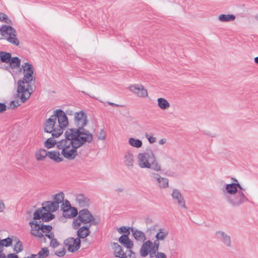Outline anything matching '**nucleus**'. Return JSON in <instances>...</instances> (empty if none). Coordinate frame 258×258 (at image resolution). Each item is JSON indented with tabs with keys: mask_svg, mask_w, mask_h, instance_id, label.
I'll return each instance as SVG.
<instances>
[{
	"mask_svg": "<svg viewBox=\"0 0 258 258\" xmlns=\"http://www.w3.org/2000/svg\"><path fill=\"white\" fill-rule=\"evenodd\" d=\"M16 243L14 245V251L18 253L23 250V245L22 242L19 240H16Z\"/></svg>",
	"mask_w": 258,
	"mask_h": 258,
	"instance_id": "35",
	"label": "nucleus"
},
{
	"mask_svg": "<svg viewBox=\"0 0 258 258\" xmlns=\"http://www.w3.org/2000/svg\"><path fill=\"white\" fill-rule=\"evenodd\" d=\"M62 204L60 206L61 210L64 212V210H66L67 209H70L72 208L71 206L70 202L66 200L64 202L61 203Z\"/></svg>",
	"mask_w": 258,
	"mask_h": 258,
	"instance_id": "43",
	"label": "nucleus"
},
{
	"mask_svg": "<svg viewBox=\"0 0 258 258\" xmlns=\"http://www.w3.org/2000/svg\"><path fill=\"white\" fill-rule=\"evenodd\" d=\"M157 103L158 107L162 110H166L170 107L169 103L164 98H159Z\"/></svg>",
	"mask_w": 258,
	"mask_h": 258,
	"instance_id": "27",
	"label": "nucleus"
},
{
	"mask_svg": "<svg viewBox=\"0 0 258 258\" xmlns=\"http://www.w3.org/2000/svg\"><path fill=\"white\" fill-rule=\"evenodd\" d=\"M22 103V102H21V100H20V101L19 100L12 101L10 104V107L13 109H15L18 106H20Z\"/></svg>",
	"mask_w": 258,
	"mask_h": 258,
	"instance_id": "41",
	"label": "nucleus"
},
{
	"mask_svg": "<svg viewBox=\"0 0 258 258\" xmlns=\"http://www.w3.org/2000/svg\"><path fill=\"white\" fill-rule=\"evenodd\" d=\"M139 253L143 257H146L149 254L150 257H154L156 253L152 247V241L150 240L144 241L140 249Z\"/></svg>",
	"mask_w": 258,
	"mask_h": 258,
	"instance_id": "8",
	"label": "nucleus"
},
{
	"mask_svg": "<svg viewBox=\"0 0 258 258\" xmlns=\"http://www.w3.org/2000/svg\"><path fill=\"white\" fill-rule=\"evenodd\" d=\"M171 196L172 200L178 205L179 207L186 209L185 200L179 190L174 188L173 189Z\"/></svg>",
	"mask_w": 258,
	"mask_h": 258,
	"instance_id": "13",
	"label": "nucleus"
},
{
	"mask_svg": "<svg viewBox=\"0 0 258 258\" xmlns=\"http://www.w3.org/2000/svg\"><path fill=\"white\" fill-rule=\"evenodd\" d=\"M54 138H48L44 143V145L45 147H46L47 149H50L52 147H53L55 145H56V147L57 148V144L59 142H56V141L54 139Z\"/></svg>",
	"mask_w": 258,
	"mask_h": 258,
	"instance_id": "31",
	"label": "nucleus"
},
{
	"mask_svg": "<svg viewBox=\"0 0 258 258\" xmlns=\"http://www.w3.org/2000/svg\"><path fill=\"white\" fill-rule=\"evenodd\" d=\"M107 103L108 104L113 106H115V107L122 106V105H121L117 104L114 103L113 102H109V101L107 102Z\"/></svg>",
	"mask_w": 258,
	"mask_h": 258,
	"instance_id": "56",
	"label": "nucleus"
},
{
	"mask_svg": "<svg viewBox=\"0 0 258 258\" xmlns=\"http://www.w3.org/2000/svg\"><path fill=\"white\" fill-rule=\"evenodd\" d=\"M12 55L9 52L0 51V60L3 62L9 63L11 60Z\"/></svg>",
	"mask_w": 258,
	"mask_h": 258,
	"instance_id": "30",
	"label": "nucleus"
},
{
	"mask_svg": "<svg viewBox=\"0 0 258 258\" xmlns=\"http://www.w3.org/2000/svg\"><path fill=\"white\" fill-rule=\"evenodd\" d=\"M138 96L140 97H147L148 96L147 91L142 85L140 87V93Z\"/></svg>",
	"mask_w": 258,
	"mask_h": 258,
	"instance_id": "42",
	"label": "nucleus"
},
{
	"mask_svg": "<svg viewBox=\"0 0 258 258\" xmlns=\"http://www.w3.org/2000/svg\"><path fill=\"white\" fill-rule=\"evenodd\" d=\"M0 21L4 22L7 24H10L11 21L8 17V16L2 12H0Z\"/></svg>",
	"mask_w": 258,
	"mask_h": 258,
	"instance_id": "36",
	"label": "nucleus"
},
{
	"mask_svg": "<svg viewBox=\"0 0 258 258\" xmlns=\"http://www.w3.org/2000/svg\"><path fill=\"white\" fill-rule=\"evenodd\" d=\"M254 18L258 21V14L254 16Z\"/></svg>",
	"mask_w": 258,
	"mask_h": 258,
	"instance_id": "61",
	"label": "nucleus"
},
{
	"mask_svg": "<svg viewBox=\"0 0 258 258\" xmlns=\"http://www.w3.org/2000/svg\"><path fill=\"white\" fill-rule=\"evenodd\" d=\"M7 109V106L3 103H0V113H3Z\"/></svg>",
	"mask_w": 258,
	"mask_h": 258,
	"instance_id": "50",
	"label": "nucleus"
},
{
	"mask_svg": "<svg viewBox=\"0 0 258 258\" xmlns=\"http://www.w3.org/2000/svg\"><path fill=\"white\" fill-rule=\"evenodd\" d=\"M155 258H167L166 254L162 252H157L154 255Z\"/></svg>",
	"mask_w": 258,
	"mask_h": 258,
	"instance_id": "48",
	"label": "nucleus"
},
{
	"mask_svg": "<svg viewBox=\"0 0 258 258\" xmlns=\"http://www.w3.org/2000/svg\"><path fill=\"white\" fill-rule=\"evenodd\" d=\"M97 138L100 140H105L106 138V132L103 130H101L97 135Z\"/></svg>",
	"mask_w": 258,
	"mask_h": 258,
	"instance_id": "46",
	"label": "nucleus"
},
{
	"mask_svg": "<svg viewBox=\"0 0 258 258\" xmlns=\"http://www.w3.org/2000/svg\"><path fill=\"white\" fill-rule=\"evenodd\" d=\"M0 258H8L7 257L5 253L2 252H0Z\"/></svg>",
	"mask_w": 258,
	"mask_h": 258,
	"instance_id": "58",
	"label": "nucleus"
},
{
	"mask_svg": "<svg viewBox=\"0 0 258 258\" xmlns=\"http://www.w3.org/2000/svg\"><path fill=\"white\" fill-rule=\"evenodd\" d=\"M5 208V204L3 201L0 200V212H2L4 211Z\"/></svg>",
	"mask_w": 258,
	"mask_h": 258,
	"instance_id": "52",
	"label": "nucleus"
},
{
	"mask_svg": "<svg viewBox=\"0 0 258 258\" xmlns=\"http://www.w3.org/2000/svg\"><path fill=\"white\" fill-rule=\"evenodd\" d=\"M64 198V195L63 192H59L56 194L53 198V201L54 202H57V204L59 205V204L63 202Z\"/></svg>",
	"mask_w": 258,
	"mask_h": 258,
	"instance_id": "33",
	"label": "nucleus"
},
{
	"mask_svg": "<svg viewBox=\"0 0 258 258\" xmlns=\"http://www.w3.org/2000/svg\"><path fill=\"white\" fill-rule=\"evenodd\" d=\"M49 253L47 247H43L37 254H32L30 258H45L49 255Z\"/></svg>",
	"mask_w": 258,
	"mask_h": 258,
	"instance_id": "25",
	"label": "nucleus"
},
{
	"mask_svg": "<svg viewBox=\"0 0 258 258\" xmlns=\"http://www.w3.org/2000/svg\"><path fill=\"white\" fill-rule=\"evenodd\" d=\"M59 245V243L57 240L54 238H52L50 242V245L53 248L56 247Z\"/></svg>",
	"mask_w": 258,
	"mask_h": 258,
	"instance_id": "47",
	"label": "nucleus"
},
{
	"mask_svg": "<svg viewBox=\"0 0 258 258\" xmlns=\"http://www.w3.org/2000/svg\"><path fill=\"white\" fill-rule=\"evenodd\" d=\"M9 63L11 68L15 69L20 67L21 60L18 57H11V60Z\"/></svg>",
	"mask_w": 258,
	"mask_h": 258,
	"instance_id": "32",
	"label": "nucleus"
},
{
	"mask_svg": "<svg viewBox=\"0 0 258 258\" xmlns=\"http://www.w3.org/2000/svg\"><path fill=\"white\" fill-rule=\"evenodd\" d=\"M64 243L69 251L74 252L80 248L81 240L79 238L69 237L64 240Z\"/></svg>",
	"mask_w": 258,
	"mask_h": 258,
	"instance_id": "10",
	"label": "nucleus"
},
{
	"mask_svg": "<svg viewBox=\"0 0 258 258\" xmlns=\"http://www.w3.org/2000/svg\"><path fill=\"white\" fill-rule=\"evenodd\" d=\"M78 214V210L74 207L67 209L63 212V216L66 218H71L75 217Z\"/></svg>",
	"mask_w": 258,
	"mask_h": 258,
	"instance_id": "24",
	"label": "nucleus"
},
{
	"mask_svg": "<svg viewBox=\"0 0 258 258\" xmlns=\"http://www.w3.org/2000/svg\"><path fill=\"white\" fill-rule=\"evenodd\" d=\"M160 240H157L156 239V240L154 241V242H152V247L153 248V250H154L155 253L156 252H158V249L159 247L160 243L159 241Z\"/></svg>",
	"mask_w": 258,
	"mask_h": 258,
	"instance_id": "44",
	"label": "nucleus"
},
{
	"mask_svg": "<svg viewBox=\"0 0 258 258\" xmlns=\"http://www.w3.org/2000/svg\"><path fill=\"white\" fill-rule=\"evenodd\" d=\"M76 200L80 207H86L90 203V199L83 195L80 194L76 196Z\"/></svg>",
	"mask_w": 258,
	"mask_h": 258,
	"instance_id": "20",
	"label": "nucleus"
},
{
	"mask_svg": "<svg viewBox=\"0 0 258 258\" xmlns=\"http://www.w3.org/2000/svg\"><path fill=\"white\" fill-rule=\"evenodd\" d=\"M145 137L150 144H153L156 142V138L154 137L150 136L148 133L145 134Z\"/></svg>",
	"mask_w": 258,
	"mask_h": 258,
	"instance_id": "45",
	"label": "nucleus"
},
{
	"mask_svg": "<svg viewBox=\"0 0 258 258\" xmlns=\"http://www.w3.org/2000/svg\"><path fill=\"white\" fill-rule=\"evenodd\" d=\"M119 242L128 249H131L134 245L133 242L130 240L127 234H123L118 239Z\"/></svg>",
	"mask_w": 258,
	"mask_h": 258,
	"instance_id": "19",
	"label": "nucleus"
},
{
	"mask_svg": "<svg viewBox=\"0 0 258 258\" xmlns=\"http://www.w3.org/2000/svg\"><path fill=\"white\" fill-rule=\"evenodd\" d=\"M48 155V152L45 149H40L36 151L35 157L38 161H43Z\"/></svg>",
	"mask_w": 258,
	"mask_h": 258,
	"instance_id": "26",
	"label": "nucleus"
},
{
	"mask_svg": "<svg viewBox=\"0 0 258 258\" xmlns=\"http://www.w3.org/2000/svg\"><path fill=\"white\" fill-rule=\"evenodd\" d=\"M39 228L43 233L46 232H48L49 233L52 228V226L50 225H45L43 224H41V226L39 225Z\"/></svg>",
	"mask_w": 258,
	"mask_h": 258,
	"instance_id": "40",
	"label": "nucleus"
},
{
	"mask_svg": "<svg viewBox=\"0 0 258 258\" xmlns=\"http://www.w3.org/2000/svg\"><path fill=\"white\" fill-rule=\"evenodd\" d=\"M8 258H19L18 255L14 253H11L8 255Z\"/></svg>",
	"mask_w": 258,
	"mask_h": 258,
	"instance_id": "55",
	"label": "nucleus"
},
{
	"mask_svg": "<svg viewBox=\"0 0 258 258\" xmlns=\"http://www.w3.org/2000/svg\"><path fill=\"white\" fill-rule=\"evenodd\" d=\"M29 225L31 227V234L32 235L39 238L43 237V232L40 229L39 225L37 222L31 221Z\"/></svg>",
	"mask_w": 258,
	"mask_h": 258,
	"instance_id": "17",
	"label": "nucleus"
},
{
	"mask_svg": "<svg viewBox=\"0 0 258 258\" xmlns=\"http://www.w3.org/2000/svg\"><path fill=\"white\" fill-rule=\"evenodd\" d=\"M61 155H62L61 154V152L60 153L57 150H53L48 152L47 156L55 162L58 163L63 160V159Z\"/></svg>",
	"mask_w": 258,
	"mask_h": 258,
	"instance_id": "18",
	"label": "nucleus"
},
{
	"mask_svg": "<svg viewBox=\"0 0 258 258\" xmlns=\"http://www.w3.org/2000/svg\"><path fill=\"white\" fill-rule=\"evenodd\" d=\"M42 220L44 222H48L54 218V215L50 212L43 213L42 215Z\"/></svg>",
	"mask_w": 258,
	"mask_h": 258,
	"instance_id": "34",
	"label": "nucleus"
},
{
	"mask_svg": "<svg viewBox=\"0 0 258 258\" xmlns=\"http://www.w3.org/2000/svg\"><path fill=\"white\" fill-rule=\"evenodd\" d=\"M130 230H131V228L127 227L125 226H121L120 228H119L117 230L118 232L120 234L124 233V234H127V236H128L130 234Z\"/></svg>",
	"mask_w": 258,
	"mask_h": 258,
	"instance_id": "38",
	"label": "nucleus"
},
{
	"mask_svg": "<svg viewBox=\"0 0 258 258\" xmlns=\"http://www.w3.org/2000/svg\"><path fill=\"white\" fill-rule=\"evenodd\" d=\"M42 209L48 212L56 211L59 208L57 202L54 201H46L42 204Z\"/></svg>",
	"mask_w": 258,
	"mask_h": 258,
	"instance_id": "15",
	"label": "nucleus"
},
{
	"mask_svg": "<svg viewBox=\"0 0 258 258\" xmlns=\"http://www.w3.org/2000/svg\"><path fill=\"white\" fill-rule=\"evenodd\" d=\"M0 33L3 37L0 38V40L4 39L14 45L18 46L19 45L20 41L16 37V31L12 26L6 25H3L0 28Z\"/></svg>",
	"mask_w": 258,
	"mask_h": 258,
	"instance_id": "6",
	"label": "nucleus"
},
{
	"mask_svg": "<svg viewBox=\"0 0 258 258\" xmlns=\"http://www.w3.org/2000/svg\"><path fill=\"white\" fill-rule=\"evenodd\" d=\"M169 234L168 230L165 228H160L158 230L155 235V238L157 240L164 241Z\"/></svg>",
	"mask_w": 258,
	"mask_h": 258,
	"instance_id": "22",
	"label": "nucleus"
},
{
	"mask_svg": "<svg viewBox=\"0 0 258 258\" xmlns=\"http://www.w3.org/2000/svg\"><path fill=\"white\" fill-rule=\"evenodd\" d=\"M69 120L65 112L58 109L53 111V114L47 119L44 126L46 133L51 134L53 138H58L68 126Z\"/></svg>",
	"mask_w": 258,
	"mask_h": 258,
	"instance_id": "2",
	"label": "nucleus"
},
{
	"mask_svg": "<svg viewBox=\"0 0 258 258\" xmlns=\"http://www.w3.org/2000/svg\"><path fill=\"white\" fill-rule=\"evenodd\" d=\"M164 155L165 156L168 157V156L165 153H164Z\"/></svg>",
	"mask_w": 258,
	"mask_h": 258,
	"instance_id": "62",
	"label": "nucleus"
},
{
	"mask_svg": "<svg viewBox=\"0 0 258 258\" xmlns=\"http://www.w3.org/2000/svg\"><path fill=\"white\" fill-rule=\"evenodd\" d=\"M43 214L42 210L40 209H37L33 214V219L35 220H38L42 219V215Z\"/></svg>",
	"mask_w": 258,
	"mask_h": 258,
	"instance_id": "39",
	"label": "nucleus"
},
{
	"mask_svg": "<svg viewBox=\"0 0 258 258\" xmlns=\"http://www.w3.org/2000/svg\"><path fill=\"white\" fill-rule=\"evenodd\" d=\"M151 176L152 180L160 188H166L169 186V180L168 178L162 177L157 173H152Z\"/></svg>",
	"mask_w": 258,
	"mask_h": 258,
	"instance_id": "12",
	"label": "nucleus"
},
{
	"mask_svg": "<svg viewBox=\"0 0 258 258\" xmlns=\"http://www.w3.org/2000/svg\"><path fill=\"white\" fill-rule=\"evenodd\" d=\"M114 254L115 257H125L126 254L123 251L121 246L117 243H113Z\"/></svg>",
	"mask_w": 258,
	"mask_h": 258,
	"instance_id": "23",
	"label": "nucleus"
},
{
	"mask_svg": "<svg viewBox=\"0 0 258 258\" xmlns=\"http://www.w3.org/2000/svg\"><path fill=\"white\" fill-rule=\"evenodd\" d=\"M216 237L222 243L227 247H231L232 246V242L230 236L226 232L219 230L215 233Z\"/></svg>",
	"mask_w": 258,
	"mask_h": 258,
	"instance_id": "11",
	"label": "nucleus"
},
{
	"mask_svg": "<svg viewBox=\"0 0 258 258\" xmlns=\"http://www.w3.org/2000/svg\"><path fill=\"white\" fill-rule=\"evenodd\" d=\"M141 85L136 84L132 85L130 87V89L131 91L135 93L138 96L140 93V87H141Z\"/></svg>",
	"mask_w": 258,
	"mask_h": 258,
	"instance_id": "37",
	"label": "nucleus"
},
{
	"mask_svg": "<svg viewBox=\"0 0 258 258\" xmlns=\"http://www.w3.org/2000/svg\"><path fill=\"white\" fill-rule=\"evenodd\" d=\"M135 159L133 153L129 151L125 152L123 157L124 165L129 170L133 169L134 166Z\"/></svg>",
	"mask_w": 258,
	"mask_h": 258,
	"instance_id": "14",
	"label": "nucleus"
},
{
	"mask_svg": "<svg viewBox=\"0 0 258 258\" xmlns=\"http://www.w3.org/2000/svg\"><path fill=\"white\" fill-rule=\"evenodd\" d=\"M137 161L138 165L141 169H151L155 172H160L162 170L161 165L157 160L155 154L151 149H147L146 151L138 153Z\"/></svg>",
	"mask_w": 258,
	"mask_h": 258,
	"instance_id": "5",
	"label": "nucleus"
},
{
	"mask_svg": "<svg viewBox=\"0 0 258 258\" xmlns=\"http://www.w3.org/2000/svg\"><path fill=\"white\" fill-rule=\"evenodd\" d=\"M254 62L258 64V56L254 58Z\"/></svg>",
	"mask_w": 258,
	"mask_h": 258,
	"instance_id": "60",
	"label": "nucleus"
},
{
	"mask_svg": "<svg viewBox=\"0 0 258 258\" xmlns=\"http://www.w3.org/2000/svg\"><path fill=\"white\" fill-rule=\"evenodd\" d=\"M131 231L135 239L140 242H144L146 240V236L145 233L135 228H131Z\"/></svg>",
	"mask_w": 258,
	"mask_h": 258,
	"instance_id": "16",
	"label": "nucleus"
},
{
	"mask_svg": "<svg viewBox=\"0 0 258 258\" xmlns=\"http://www.w3.org/2000/svg\"><path fill=\"white\" fill-rule=\"evenodd\" d=\"M128 142L130 145L136 148H140L143 146L142 141L139 139L130 138H129Z\"/></svg>",
	"mask_w": 258,
	"mask_h": 258,
	"instance_id": "29",
	"label": "nucleus"
},
{
	"mask_svg": "<svg viewBox=\"0 0 258 258\" xmlns=\"http://www.w3.org/2000/svg\"><path fill=\"white\" fill-rule=\"evenodd\" d=\"M90 226H85L80 227L77 231V235L78 238H85L90 233L89 230Z\"/></svg>",
	"mask_w": 258,
	"mask_h": 258,
	"instance_id": "21",
	"label": "nucleus"
},
{
	"mask_svg": "<svg viewBox=\"0 0 258 258\" xmlns=\"http://www.w3.org/2000/svg\"><path fill=\"white\" fill-rule=\"evenodd\" d=\"M129 252H130V253H133V252H132L131 250H129Z\"/></svg>",
	"mask_w": 258,
	"mask_h": 258,
	"instance_id": "64",
	"label": "nucleus"
},
{
	"mask_svg": "<svg viewBox=\"0 0 258 258\" xmlns=\"http://www.w3.org/2000/svg\"><path fill=\"white\" fill-rule=\"evenodd\" d=\"M96 225L94 222V218L93 215L87 209H83L80 211L79 213V216L77 219L74 220L73 223V227L74 229H76L80 226L81 223Z\"/></svg>",
	"mask_w": 258,
	"mask_h": 258,
	"instance_id": "7",
	"label": "nucleus"
},
{
	"mask_svg": "<svg viewBox=\"0 0 258 258\" xmlns=\"http://www.w3.org/2000/svg\"><path fill=\"white\" fill-rule=\"evenodd\" d=\"M218 19L220 22H230L235 19V16L233 14H222L219 16Z\"/></svg>",
	"mask_w": 258,
	"mask_h": 258,
	"instance_id": "28",
	"label": "nucleus"
},
{
	"mask_svg": "<svg viewBox=\"0 0 258 258\" xmlns=\"http://www.w3.org/2000/svg\"><path fill=\"white\" fill-rule=\"evenodd\" d=\"M123 190V189L122 188H118L116 189V191L118 192H121Z\"/></svg>",
	"mask_w": 258,
	"mask_h": 258,
	"instance_id": "59",
	"label": "nucleus"
},
{
	"mask_svg": "<svg viewBox=\"0 0 258 258\" xmlns=\"http://www.w3.org/2000/svg\"><path fill=\"white\" fill-rule=\"evenodd\" d=\"M45 236L47 237L48 238H49L50 239H52V238H54V235L53 233H50V232L47 233H46L45 234Z\"/></svg>",
	"mask_w": 258,
	"mask_h": 258,
	"instance_id": "51",
	"label": "nucleus"
},
{
	"mask_svg": "<svg viewBox=\"0 0 258 258\" xmlns=\"http://www.w3.org/2000/svg\"><path fill=\"white\" fill-rule=\"evenodd\" d=\"M65 114H66V116H67V114H68L69 115H74V113L73 111L71 109H67L66 111Z\"/></svg>",
	"mask_w": 258,
	"mask_h": 258,
	"instance_id": "53",
	"label": "nucleus"
},
{
	"mask_svg": "<svg viewBox=\"0 0 258 258\" xmlns=\"http://www.w3.org/2000/svg\"><path fill=\"white\" fill-rule=\"evenodd\" d=\"M22 69L23 70L24 78L22 80H20L18 82L17 92L21 102H25L29 98L32 92V88L30 83L35 80V77L33 76L34 70L31 64L25 62L22 66Z\"/></svg>",
	"mask_w": 258,
	"mask_h": 258,
	"instance_id": "3",
	"label": "nucleus"
},
{
	"mask_svg": "<svg viewBox=\"0 0 258 258\" xmlns=\"http://www.w3.org/2000/svg\"><path fill=\"white\" fill-rule=\"evenodd\" d=\"M155 227L154 226V227H151L150 228L147 229V231H146L147 233H149L150 234H151V230H154L155 229Z\"/></svg>",
	"mask_w": 258,
	"mask_h": 258,
	"instance_id": "57",
	"label": "nucleus"
},
{
	"mask_svg": "<svg viewBox=\"0 0 258 258\" xmlns=\"http://www.w3.org/2000/svg\"><path fill=\"white\" fill-rule=\"evenodd\" d=\"M87 116L83 111L74 113V123L76 128L84 127L88 123Z\"/></svg>",
	"mask_w": 258,
	"mask_h": 258,
	"instance_id": "9",
	"label": "nucleus"
},
{
	"mask_svg": "<svg viewBox=\"0 0 258 258\" xmlns=\"http://www.w3.org/2000/svg\"><path fill=\"white\" fill-rule=\"evenodd\" d=\"M225 184V188L223 189L225 198L228 204L233 207H238L248 201L242 190L244 189L237 182Z\"/></svg>",
	"mask_w": 258,
	"mask_h": 258,
	"instance_id": "4",
	"label": "nucleus"
},
{
	"mask_svg": "<svg viewBox=\"0 0 258 258\" xmlns=\"http://www.w3.org/2000/svg\"><path fill=\"white\" fill-rule=\"evenodd\" d=\"M65 139L59 141L57 148L61 150L63 157L69 160L78 155L77 149L93 141V135L84 127L69 128L65 133Z\"/></svg>",
	"mask_w": 258,
	"mask_h": 258,
	"instance_id": "1",
	"label": "nucleus"
},
{
	"mask_svg": "<svg viewBox=\"0 0 258 258\" xmlns=\"http://www.w3.org/2000/svg\"><path fill=\"white\" fill-rule=\"evenodd\" d=\"M166 143V139H161L158 142V143L160 145H163L165 144Z\"/></svg>",
	"mask_w": 258,
	"mask_h": 258,
	"instance_id": "54",
	"label": "nucleus"
},
{
	"mask_svg": "<svg viewBox=\"0 0 258 258\" xmlns=\"http://www.w3.org/2000/svg\"><path fill=\"white\" fill-rule=\"evenodd\" d=\"M120 258H126V256H125V257H123H123H120Z\"/></svg>",
	"mask_w": 258,
	"mask_h": 258,
	"instance_id": "63",
	"label": "nucleus"
},
{
	"mask_svg": "<svg viewBox=\"0 0 258 258\" xmlns=\"http://www.w3.org/2000/svg\"><path fill=\"white\" fill-rule=\"evenodd\" d=\"M65 253H66V250H65V249L63 248L61 250L56 251L55 253V254L58 256H62L65 254Z\"/></svg>",
	"mask_w": 258,
	"mask_h": 258,
	"instance_id": "49",
	"label": "nucleus"
}]
</instances>
